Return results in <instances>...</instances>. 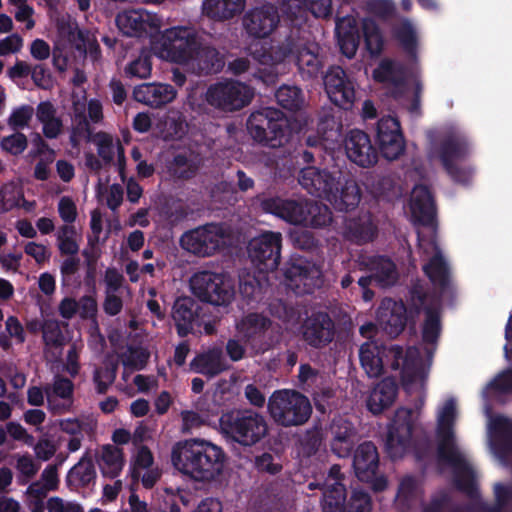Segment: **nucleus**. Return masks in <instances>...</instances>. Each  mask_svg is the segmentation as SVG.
Wrapping results in <instances>:
<instances>
[{
    "label": "nucleus",
    "mask_w": 512,
    "mask_h": 512,
    "mask_svg": "<svg viewBox=\"0 0 512 512\" xmlns=\"http://www.w3.org/2000/svg\"><path fill=\"white\" fill-rule=\"evenodd\" d=\"M393 38L399 43L403 51L410 57H417L418 37L413 24L403 19L392 27Z\"/></svg>",
    "instance_id": "nucleus-49"
},
{
    "label": "nucleus",
    "mask_w": 512,
    "mask_h": 512,
    "mask_svg": "<svg viewBox=\"0 0 512 512\" xmlns=\"http://www.w3.org/2000/svg\"><path fill=\"white\" fill-rule=\"evenodd\" d=\"M45 396L52 414L68 413L74 402V383L64 376L56 375L52 383L45 384Z\"/></svg>",
    "instance_id": "nucleus-23"
},
{
    "label": "nucleus",
    "mask_w": 512,
    "mask_h": 512,
    "mask_svg": "<svg viewBox=\"0 0 512 512\" xmlns=\"http://www.w3.org/2000/svg\"><path fill=\"white\" fill-rule=\"evenodd\" d=\"M391 359L392 370H401L404 385L414 384L422 376V368L416 349H408L406 353L401 346H391L386 354Z\"/></svg>",
    "instance_id": "nucleus-26"
},
{
    "label": "nucleus",
    "mask_w": 512,
    "mask_h": 512,
    "mask_svg": "<svg viewBox=\"0 0 512 512\" xmlns=\"http://www.w3.org/2000/svg\"><path fill=\"white\" fill-rule=\"evenodd\" d=\"M239 292L241 296L250 304L256 300L257 295L261 293V282L251 273H242L239 276Z\"/></svg>",
    "instance_id": "nucleus-58"
},
{
    "label": "nucleus",
    "mask_w": 512,
    "mask_h": 512,
    "mask_svg": "<svg viewBox=\"0 0 512 512\" xmlns=\"http://www.w3.org/2000/svg\"><path fill=\"white\" fill-rule=\"evenodd\" d=\"M152 59L149 54L142 53L134 59L124 69L125 75L129 78L145 79L151 75Z\"/></svg>",
    "instance_id": "nucleus-56"
},
{
    "label": "nucleus",
    "mask_w": 512,
    "mask_h": 512,
    "mask_svg": "<svg viewBox=\"0 0 512 512\" xmlns=\"http://www.w3.org/2000/svg\"><path fill=\"white\" fill-rule=\"evenodd\" d=\"M304 342L315 349L328 346L335 338L336 328L331 316L324 311L313 312L301 325Z\"/></svg>",
    "instance_id": "nucleus-18"
},
{
    "label": "nucleus",
    "mask_w": 512,
    "mask_h": 512,
    "mask_svg": "<svg viewBox=\"0 0 512 512\" xmlns=\"http://www.w3.org/2000/svg\"><path fill=\"white\" fill-rule=\"evenodd\" d=\"M254 89L240 81L225 79L211 84L205 93L206 103L220 112L232 113L248 106Z\"/></svg>",
    "instance_id": "nucleus-9"
},
{
    "label": "nucleus",
    "mask_w": 512,
    "mask_h": 512,
    "mask_svg": "<svg viewBox=\"0 0 512 512\" xmlns=\"http://www.w3.org/2000/svg\"><path fill=\"white\" fill-rule=\"evenodd\" d=\"M272 321L261 314L249 313L237 325V330L245 344L254 353H264L273 346L269 335Z\"/></svg>",
    "instance_id": "nucleus-14"
},
{
    "label": "nucleus",
    "mask_w": 512,
    "mask_h": 512,
    "mask_svg": "<svg viewBox=\"0 0 512 512\" xmlns=\"http://www.w3.org/2000/svg\"><path fill=\"white\" fill-rule=\"evenodd\" d=\"M319 52L320 46L317 43L303 40L294 61L303 80H313L323 74L324 61Z\"/></svg>",
    "instance_id": "nucleus-29"
},
{
    "label": "nucleus",
    "mask_w": 512,
    "mask_h": 512,
    "mask_svg": "<svg viewBox=\"0 0 512 512\" xmlns=\"http://www.w3.org/2000/svg\"><path fill=\"white\" fill-rule=\"evenodd\" d=\"M96 469L94 462L86 452L80 460L68 471L66 475V485L70 490L86 488L90 484H95Z\"/></svg>",
    "instance_id": "nucleus-39"
},
{
    "label": "nucleus",
    "mask_w": 512,
    "mask_h": 512,
    "mask_svg": "<svg viewBox=\"0 0 512 512\" xmlns=\"http://www.w3.org/2000/svg\"><path fill=\"white\" fill-rule=\"evenodd\" d=\"M191 61H195L199 72L205 75L219 73L225 66L224 55L207 43L203 35L201 45H199V49H197Z\"/></svg>",
    "instance_id": "nucleus-40"
},
{
    "label": "nucleus",
    "mask_w": 512,
    "mask_h": 512,
    "mask_svg": "<svg viewBox=\"0 0 512 512\" xmlns=\"http://www.w3.org/2000/svg\"><path fill=\"white\" fill-rule=\"evenodd\" d=\"M376 142L381 155L393 161L405 151L406 144L399 120L393 116H384L377 122Z\"/></svg>",
    "instance_id": "nucleus-17"
},
{
    "label": "nucleus",
    "mask_w": 512,
    "mask_h": 512,
    "mask_svg": "<svg viewBox=\"0 0 512 512\" xmlns=\"http://www.w3.org/2000/svg\"><path fill=\"white\" fill-rule=\"evenodd\" d=\"M279 22L278 8L270 3L249 10L243 17V26L247 34L257 39L268 37Z\"/></svg>",
    "instance_id": "nucleus-21"
},
{
    "label": "nucleus",
    "mask_w": 512,
    "mask_h": 512,
    "mask_svg": "<svg viewBox=\"0 0 512 512\" xmlns=\"http://www.w3.org/2000/svg\"><path fill=\"white\" fill-rule=\"evenodd\" d=\"M353 468L361 482H368L377 474L379 454L372 441H365L356 448L353 455Z\"/></svg>",
    "instance_id": "nucleus-34"
},
{
    "label": "nucleus",
    "mask_w": 512,
    "mask_h": 512,
    "mask_svg": "<svg viewBox=\"0 0 512 512\" xmlns=\"http://www.w3.org/2000/svg\"><path fill=\"white\" fill-rule=\"evenodd\" d=\"M291 26L290 33L285 36L284 40L270 45L267 49L263 48L261 51L256 52L260 63L270 66L294 63L304 39L300 36L298 25L291 23Z\"/></svg>",
    "instance_id": "nucleus-20"
},
{
    "label": "nucleus",
    "mask_w": 512,
    "mask_h": 512,
    "mask_svg": "<svg viewBox=\"0 0 512 512\" xmlns=\"http://www.w3.org/2000/svg\"><path fill=\"white\" fill-rule=\"evenodd\" d=\"M407 303L411 314H425L421 328L423 343L436 345L442 331L440 298L429 293L423 284L417 281L409 289Z\"/></svg>",
    "instance_id": "nucleus-8"
},
{
    "label": "nucleus",
    "mask_w": 512,
    "mask_h": 512,
    "mask_svg": "<svg viewBox=\"0 0 512 512\" xmlns=\"http://www.w3.org/2000/svg\"><path fill=\"white\" fill-rule=\"evenodd\" d=\"M323 512H372V499L368 492L354 489L346 502V489L339 484L325 494Z\"/></svg>",
    "instance_id": "nucleus-19"
},
{
    "label": "nucleus",
    "mask_w": 512,
    "mask_h": 512,
    "mask_svg": "<svg viewBox=\"0 0 512 512\" xmlns=\"http://www.w3.org/2000/svg\"><path fill=\"white\" fill-rule=\"evenodd\" d=\"M268 413L281 427L302 426L312 415V405L307 396L292 389L275 390L268 398Z\"/></svg>",
    "instance_id": "nucleus-5"
},
{
    "label": "nucleus",
    "mask_w": 512,
    "mask_h": 512,
    "mask_svg": "<svg viewBox=\"0 0 512 512\" xmlns=\"http://www.w3.org/2000/svg\"><path fill=\"white\" fill-rule=\"evenodd\" d=\"M305 221L303 226L311 228H325L332 223V211L324 203L306 200V209L304 211Z\"/></svg>",
    "instance_id": "nucleus-50"
},
{
    "label": "nucleus",
    "mask_w": 512,
    "mask_h": 512,
    "mask_svg": "<svg viewBox=\"0 0 512 512\" xmlns=\"http://www.w3.org/2000/svg\"><path fill=\"white\" fill-rule=\"evenodd\" d=\"M413 428L411 411L398 409L388 426L385 439V452L390 459H400L405 455L411 442Z\"/></svg>",
    "instance_id": "nucleus-13"
},
{
    "label": "nucleus",
    "mask_w": 512,
    "mask_h": 512,
    "mask_svg": "<svg viewBox=\"0 0 512 512\" xmlns=\"http://www.w3.org/2000/svg\"><path fill=\"white\" fill-rule=\"evenodd\" d=\"M282 17L298 25L306 10L315 17H328L332 13V0H278Z\"/></svg>",
    "instance_id": "nucleus-25"
},
{
    "label": "nucleus",
    "mask_w": 512,
    "mask_h": 512,
    "mask_svg": "<svg viewBox=\"0 0 512 512\" xmlns=\"http://www.w3.org/2000/svg\"><path fill=\"white\" fill-rule=\"evenodd\" d=\"M43 340L46 345L51 347H61L65 344V336L61 326L56 319H45L42 324Z\"/></svg>",
    "instance_id": "nucleus-55"
},
{
    "label": "nucleus",
    "mask_w": 512,
    "mask_h": 512,
    "mask_svg": "<svg viewBox=\"0 0 512 512\" xmlns=\"http://www.w3.org/2000/svg\"><path fill=\"white\" fill-rule=\"evenodd\" d=\"M116 25L126 36L142 37L158 29V20L142 9L125 10L116 16Z\"/></svg>",
    "instance_id": "nucleus-24"
},
{
    "label": "nucleus",
    "mask_w": 512,
    "mask_h": 512,
    "mask_svg": "<svg viewBox=\"0 0 512 512\" xmlns=\"http://www.w3.org/2000/svg\"><path fill=\"white\" fill-rule=\"evenodd\" d=\"M417 499V481L413 476H405L398 487L397 500L403 508L409 509Z\"/></svg>",
    "instance_id": "nucleus-57"
},
{
    "label": "nucleus",
    "mask_w": 512,
    "mask_h": 512,
    "mask_svg": "<svg viewBox=\"0 0 512 512\" xmlns=\"http://www.w3.org/2000/svg\"><path fill=\"white\" fill-rule=\"evenodd\" d=\"M27 145V137L21 132H16L12 135L3 137L0 143L1 148L4 151L14 156L22 154L27 148Z\"/></svg>",
    "instance_id": "nucleus-64"
},
{
    "label": "nucleus",
    "mask_w": 512,
    "mask_h": 512,
    "mask_svg": "<svg viewBox=\"0 0 512 512\" xmlns=\"http://www.w3.org/2000/svg\"><path fill=\"white\" fill-rule=\"evenodd\" d=\"M199 304L189 296L178 297L172 308V318L179 337L184 338L194 330L199 317Z\"/></svg>",
    "instance_id": "nucleus-33"
},
{
    "label": "nucleus",
    "mask_w": 512,
    "mask_h": 512,
    "mask_svg": "<svg viewBox=\"0 0 512 512\" xmlns=\"http://www.w3.org/2000/svg\"><path fill=\"white\" fill-rule=\"evenodd\" d=\"M325 91L336 106L349 110L352 108L356 91L355 82L341 66H331L323 76Z\"/></svg>",
    "instance_id": "nucleus-16"
},
{
    "label": "nucleus",
    "mask_w": 512,
    "mask_h": 512,
    "mask_svg": "<svg viewBox=\"0 0 512 512\" xmlns=\"http://www.w3.org/2000/svg\"><path fill=\"white\" fill-rule=\"evenodd\" d=\"M385 349L374 342H365L360 346L361 367L370 378H377L384 372L383 355Z\"/></svg>",
    "instance_id": "nucleus-42"
},
{
    "label": "nucleus",
    "mask_w": 512,
    "mask_h": 512,
    "mask_svg": "<svg viewBox=\"0 0 512 512\" xmlns=\"http://www.w3.org/2000/svg\"><path fill=\"white\" fill-rule=\"evenodd\" d=\"M190 288L200 301L215 306H228L235 296V288L229 278L207 270L199 271L191 277Z\"/></svg>",
    "instance_id": "nucleus-10"
},
{
    "label": "nucleus",
    "mask_w": 512,
    "mask_h": 512,
    "mask_svg": "<svg viewBox=\"0 0 512 512\" xmlns=\"http://www.w3.org/2000/svg\"><path fill=\"white\" fill-rule=\"evenodd\" d=\"M117 370V362H109L106 363L104 367L95 368L93 381L98 394H105L107 392L109 386L112 385L116 379Z\"/></svg>",
    "instance_id": "nucleus-54"
},
{
    "label": "nucleus",
    "mask_w": 512,
    "mask_h": 512,
    "mask_svg": "<svg viewBox=\"0 0 512 512\" xmlns=\"http://www.w3.org/2000/svg\"><path fill=\"white\" fill-rule=\"evenodd\" d=\"M409 306L400 301H388L387 307H379L377 321L382 330L391 338L397 337L406 327Z\"/></svg>",
    "instance_id": "nucleus-32"
},
{
    "label": "nucleus",
    "mask_w": 512,
    "mask_h": 512,
    "mask_svg": "<svg viewBox=\"0 0 512 512\" xmlns=\"http://www.w3.org/2000/svg\"><path fill=\"white\" fill-rule=\"evenodd\" d=\"M176 96V89L165 83H143L133 89L134 100L152 108H161L171 103Z\"/></svg>",
    "instance_id": "nucleus-31"
},
{
    "label": "nucleus",
    "mask_w": 512,
    "mask_h": 512,
    "mask_svg": "<svg viewBox=\"0 0 512 512\" xmlns=\"http://www.w3.org/2000/svg\"><path fill=\"white\" fill-rule=\"evenodd\" d=\"M201 37L196 29L177 26L166 29L152 41L153 49L162 59L174 63H188L201 45Z\"/></svg>",
    "instance_id": "nucleus-6"
},
{
    "label": "nucleus",
    "mask_w": 512,
    "mask_h": 512,
    "mask_svg": "<svg viewBox=\"0 0 512 512\" xmlns=\"http://www.w3.org/2000/svg\"><path fill=\"white\" fill-rule=\"evenodd\" d=\"M75 227L64 225L60 228L57 236L58 248L61 254L75 256L79 251V245L73 239Z\"/></svg>",
    "instance_id": "nucleus-60"
},
{
    "label": "nucleus",
    "mask_w": 512,
    "mask_h": 512,
    "mask_svg": "<svg viewBox=\"0 0 512 512\" xmlns=\"http://www.w3.org/2000/svg\"><path fill=\"white\" fill-rule=\"evenodd\" d=\"M202 165V159L193 152L176 154L169 163L168 169L171 175L177 179L189 180L196 176Z\"/></svg>",
    "instance_id": "nucleus-44"
},
{
    "label": "nucleus",
    "mask_w": 512,
    "mask_h": 512,
    "mask_svg": "<svg viewBox=\"0 0 512 512\" xmlns=\"http://www.w3.org/2000/svg\"><path fill=\"white\" fill-rule=\"evenodd\" d=\"M20 198H23V192L18 190L14 183L2 185L0 187V214L18 207Z\"/></svg>",
    "instance_id": "nucleus-59"
},
{
    "label": "nucleus",
    "mask_w": 512,
    "mask_h": 512,
    "mask_svg": "<svg viewBox=\"0 0 512 512\" xmlns=\"http://www.w3.org/2000/svg\"><path fill=\"white\" fill-rule=\"evenodd\" d=\"M331 434V451L340 458L350 456L356 437V430L353 424L342 418L334 420L331 425Z\"/></svg>",
    "instance_id": "nucleus-37"
},
{
    "label": "nucleus",
    "mask_w": 512,
    "mask_h": 512,
    "mask_svg": "<svg viewBox=\"0 0 512 512\" xmlns=\"http://www.w3.org/2000/svg\"><path fill=\"white\" fill-rule=\"evenodd\" d=\"M222 433L242 447H253L269 433L266 417L253 409H234L219 419Z\"/></svg>",
    "instance_id": "nucleus-4"
},
{
    "label": "nucleus",
    "mask_w": 512,
    "mask_h": 512,
    "mask_svg": "<svg viewBox=\"0 0 512 512\" xmlns=\"http://www.w3.org/2000/svg\"><path fill=\"white\" fill-rule=\"evenodd\" d=\"M374 79L380 83H390L396 88L403 87L405 85L404 68L393 60L385 59L374 70Z\"/></svg>",
    "instance_id": "nucleus-52"
},
{
    "label": "nucleus",
    "mask_w": 512,
    "mask_h": 512,
    "mask_svg": "<svg viewBox=\"0 0 512 512\" xmlns=\"http://www.w3.org/2000/svg\"><path fill=\"white\" fill-rule=\"evenodd\" d=\"M245 7V0H204L203 11L217 21L229 20L240 14Z\"/></svg>",
    "instance_id": "nucleus-46"
},
{
    "label": "nucleus",
    "mask_w": 512,
    "mask_h": 512,
    "mask_svg": "<svg viewBox=\"0 0 512 512\" xmlns=\"http://www.w3.org/2000/svg\"><path fill=\"white\" fill-rule=\"evenodd\" d=\"M451 180L462 186H469L474 176V168L470 165L460 163L442 166Z\"/></svg>",
    "instance_id": "nucleus-61"
},
{
    "label": "nucleus",
    "mask_w": 512,
    "mask_h": 512,
    "mask_svg": "<svg viewBox=\"0 0 512 512\" xmlns=\"http://www.w3.org/2000/svg\"><path fill=\"white\" fill-rule=\"evenodd\" d=\"M369 269L374 276V282L382 288L393 286L398 280L396 264L387 256L370 259Z\"/></svg>",
    "instance_id": "nucleus-48"
},
{
    "label": "nucleus",
    "mask_w": 512,
    "mask_h": 512,
    "mask_svg": "<svg viewBox=\"0 0 512 512\" xmlns=\"http://www.w3.org/2000/svg\"><path fill=\"white\" fill-rule=\"evenodd\" d=\"M411 214L416 224L434 228L437 209L434 197L426 185H416L411 196Z\"/></svg>",
    "instance_id": "nucleus-27"
},
{
    "label": "nucleus",
    "mask_w": 512,
    "mask_h": 512,
    "mask_svg": "<svg viewBox=\"0 0 512 512\" xmlns=\"http://www.w3.org/2000/svg\"><path fill=\"white\" fill-rule=\"evenodd\" d=\"M189 366L192 372L204 375L208 379L214 378L229 369L222 350L219 348H211L198 353L191 360Z\"/></svg>",
    "instance_id": "nucleus-36"
},
{
    "label": "nucleus",
    "mask_w": 512,
    "mask_h": 512,
    "mask_svg": "<svg viewBox=\"0 0 512 512\" xmlns=\"http://www.w3.org/2000/svg\"><path fill=\"white\" fill-rule=\"evenodd\" d=\"M281 248V233L266 231L249 241L247 252L259 273H268L278 268L281 260Z\"/></svg>",
    "instance_id": "nucleus-11"
},
{
    "label": "nucleus",
    "mask_w": 512,
    "mask_h": 512,
    "mask_svg": "<svg viewBox=\"0 0 512 512\" xmlns=\"http://www.w3.org/2000/svg\"><path fill=\"white\" fill-rule=\"evenodd\" d=\"M261 206L265 212L273 214L290 224L302 225L305 221L306 200L270 197L264 199Z\"/></svg>",
    "instance_id": "nucleus-28"
},
{
    "label": "nucleus",
    "mask_w": 512,
    "mask_h": 512,
    "mask_svg": "<svg viewBox=\"0 0 512 512\" xmlns=\"http://www.w3.org/2000/svg\"><path fill=\"white\" fill-rule=\"evenodd\" d=\"M434 248L435 253L423 266V271L432 285L444 293L451 285V269L439 247L434 244Z\"/></svg>",
    "instance_id": "nucleus-38"
},
{
    "label": "nucleus",
    "mask_w": 512,
    "mask_h": 512,
    "mask_svg": "<svg viewBox=\"0 0 512 512\" xmlns=\"http://www.w3.org/2000/svg\"><path fill=\"white\" fill-rule=\"evenodd\" d=\"M322 444V432L318 427H314L305 432L300 439L303 454L310 457L315 455Z\"/></svg>",
    "instance_id": "nucleus-63"
},
{
    "label": "nucleus",
    "mask_w": 512,
    "mask_h": 512,
    "mask_svg": "<svg viewBox=\"0 0 512 512\" xmlns=\"http://www.w3.org/2000/svg\"><path fill=\"white\" fill-rule=\"evenodd\" d=\"M93 143L97 145L99 157L105 164H110L114 159L113 139L111 135L100 131L94 134Z\"/></svg>",
    "instance_id": "nucleus-62"
},
{
    "label": "nucleus",
    "mask_w": 512,
    "mask_h": 512,
    "mask_svg": "<svg viewBox=\"0 0 512 512\" xmlns=\"http://www.w3.org/2000/svg\"><path fill=\"white\" fill-rule=\"evenodd\" d=\"M348 158L360 167L368 168L377 163L378 153L367 133L351 130L344 141Z\"/></svg>",
    "instance_id": "nucleus-22"
},
{
    "label": "nucleus",
    "mask_w": 512,
    "mask_h": 512,
    "mask_svg": "<svg viewBox=\"0 0 512 512\" xmlns=\"http://www.w3.org/2000/svg\"><path fill=\"white\" fill-rule=\"evenodd\" d=\"M247 130L255 142L270 148L282 147L291 133L283 112L271 107L252 112L247 119Z\"/></svg>",
    "instance_id": "nucleus-7"
},
{
    "label": "nucleus",
    "mask_w": 512,
    "mask_h": 512,
    "mask_svg": "<svg viewBox=\"0 0 512 512\" xmlns=\"http://www.w3.org/2000/svg\"><path fill=\"white\" fill-rule=\"evenodd\" d=\"M226 459L222 447L199 438L177 442L171 453L173 466L196 481L215 480L222 474Z\"/></svg>",
    "instance_id": "nucleus-2"
},
{
    "label": "nucleus",
    "mask_w": 512,
    "mask_h": 512,
    "mask_svg": "<svg viewBox=\"0 0 512 512\" xmlns=\"http://www.w3.org/2000/svg\"><path fill=\"white\" fill-rule=\"evenodd\" d=\"M361 29L366 50L371 56H379L384 48V37L379 25L372 18H364Z\"/></svg>",
    "instance_id": "nucleus-51"
},
{
    "label": "nucleus",
    "mask_w": 512,
    "mask_h": 512,
    "mask_svg": "<svg viewBox=\"0 0 512 512\" xmlns=\"http://www.w3.org/2000/svg\"><path fill=\"white\" fill-rule=\"evenodd\" d=\"M283 275L288 285L298 293L311 294L322 283L320 269L303 257H292L286 263Z\"/></svg>",
    "instance_id": "nucleus-15"
},
{
    "label": "nucleus",
    "mask_w": 512,
    "mask_h": 512,
    "mask_svg": "<svg viewBox=\"0 0 512 512\" xmlns=\"http://www.w3.org/2000/svg\"><path fill=\"white\" fill-rule=\"evenodd\" d=\"M277 103L289 111H297L303 104L302 90L297 86L282 85L275 93Z\"/></svg>",
    "instance_id": "nucleus-53"
},
{
    "label": "nucleus",
    "mask_w": 512,
    "mask_h": 512,
    "mask_svg": "<svg viewBox=\"0 0 512 512\" xmlns=\"http://www.w3.org/2000/svg\"><path fill=\"white\" fill-rule=\"evenodd\" d=\"M398 395V384L393 377H385L371 390L367 400V409L374 415H379L389 409Z\"/></svg>",
    "instance_id": "nucleus-35"
},
{
    "label": "nucleus",
    "mask_w": 512,
    "mask_h": 512,
    "mask_svg": "<svg viewBox=\"0 0 512 512\" xmlns=\"http://www.w3.org/2000/svg\"><path fill=\"white\" fill-rule=\"evenodd\" d=\"M456 419V403L454 399L445 402L437 424V457L442 463L453 468L454 484L457 490L465 493L471 499L479 497L473 469L459 451L454 433Z\"/></svg>",
    "instance_id": "nucleus-3"
},
{
    "label": "nucleus",
    "mask_w": 512,
    "mask_h": 512,
    "mask_svg": "<svg viewBox=\"0 0 512 512\" xmlns=\"http://www.w3.org/2000/svg\"><path fill=\"white\" fill-rule=\"evenodd\" d=\"M97 463L103 477L115 479L122 472L125 463L122 449L111 444L104 445Z\"/></svg>",
    "instance_id": "nucleus-45"
},
{
    "label": "nucleus",
    "mask_w": 512,
    "mask_h": 512,
    "mask_svg": "<svg viewBox=\"0 0 512 512\" xmlns=\"http://www.w3.org/2000/svg\"><path fill=\"white\" fill-rule=\"evenodd\" d=\"M494 446L503 456L512 453V421L505 416H496L490 422Z\"/></svg>",
    "instance_id": "nucleus-47"
},
{
    "label": "nucleus",
    "mask_w": 512,
    "mask_h": 512,
    "mask_svg": "<svg viewBox=\"0 0 512 512\" xmlns=\"http://www.w3.org/2000/svg\"><path fill=\"white\" fill-rule=\"evenodd\" d=\"M223 236V229L219 224L207 223L186 231L180 238V244L194 255L211 256L220 248Z\"/></svg>",
    "instance_id": "nucleus-12"
},
{
    "label": "nucleus",
    "mask_w": 512,
    "mask_h": 512,
    "mask_svg": "<svg viewBox=\"0 0 512 512\" xmlns=\"http://www.w3.org/2000/svg\"><path fill=\"white\" fill-rule=\"evenodd\" d=\"M471 154V143L461 133H450L444 136L437 146V156L442 166L460 163Z\"/></svg>",
    "instance_id": "nucleus-30"
},
{
    "label": "nucleus",
    "mask_w": 512,
    "mask_h": 512,
    "mask_svg": "<svg viewBox=\"0 0 512 512\" xmlns=\"http://www.w3.org/2000/svg\"><path fill=\"white\" fill-rule=\"evenodd\" d=\"M377 231V226L373 223L370 216L351 218L346 222L345 226L346 237L358 245L373 241Z\"/></svg>",
    "instance_id": "nucleus-43"
},
{
    "label": "nucleus",
    "mask_w": 512,
    "mask_h": 512,
    "mask_svg": "<svg viewBox=\"0 0 512 512\" xmlns=\"http://www.w3.org/2000/svg\"><path fill=\"white\" fill-rule=\"evenodd\" d=\"M335 34L341 53L348 59L353 58L360 43V32L355 21L351 19L339 20L336 23Z\"/></svg>",
    "instance_id": "nucleus-41"
},
{
    "label": "nucleus",
    "mask_w": 512,
    "mask_h": 512,
    "mask_svg": "<svg viewBox=\"0 0 512 512\" xmlns=\"http://www.w3.org/2000/svg\"><path fill=\"white\" fill-rule=\"evenodd\" d=\"M298 182L310 195L329 201L340 212L354 210L361 200L358 183L341 170L329 171L307 166L300 170Z\"/></svg>",
    "instance_id": "nucleus-1"
}]
</instances>
